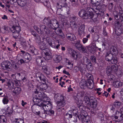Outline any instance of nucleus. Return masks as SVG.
<instances>
[{"label":"nucleus","mask_w":123,"mask_h":123,"mask_svg":"<svg viewBox=\"0 0 123 123\" xmlns=\"http://www.w3.org/2000/svg\"><path fill=\"white\" fill-rule=\"evenodd\" d=\"M47 42L46 41H43L41 44L40 49L42 50V55L45 59L47 61L51 59L52 57V54L49 49L45 48L46 47Z\"/></svg>","instance_id":"nucleus-1"},{"label":"nucleus","mask_w":123,"mask_h":123,"mask_svg":"<svg viewBox=\"0 0 123 123\" xmlns=\"http://www.w3.org/2000/svg\"><path fill=\"white\" fill-rule=\"evenodd\" d=\"M83 101L86 104L90 105V106L94 109L96 108L97 106V101L93 97H91L89 98L87 96H85Z\"/></svg>","instance_id":"nucleus-2"},{"label":"nucleus","mask_w":123,"mask_h":123,"mask_svg":"<svg viewBox=\"0 0 123 123\" xmlns=\"http://www.w3.org/2000/svg\"><path fill=\"white\" fill-rule=\"evenodd\" d=\"M87 12L88 13L86 12L84 9H81L79 12L78 15L80 17L85 19H92L94 15L93 12L90 11L89 12L87 11Z\"/></svg>","instance_id":"nucleus-3"},{"label":"nucleus","mask_w":123,"mask_h":123,"mask_svg":"<svg viewBox=\"0 0 123 123\" xmlns=\"http://www.w3.org/2000/svg\"><path fill=\"white\" fill-rule=\"evenodd\" d=\"M18 4L21 7L23 11L26 12H29L30 10L29 6L26 0H18Z\"/></svg>","instance_id":"nucleus-4"},{"label":"nucleus","mask_w":123,"mask_h":123,"mask_svg":"<svg viewBox=\"0 0 123 123\" xmlns=\"http://www.w3.org/2000/svg\"><path fill=\"white\" fill-rule=\"evenodd\" d=\"M11 30L12 33L13 37L14 39H17L20 38V32L21 31V29L19 26H13Z\"/></svg>","instance_id":"nucleus-5"},{"label":"nucleus","mask_w":123,"mask_h":123,"mask_svg":"<svg viewBox=\"0 0 123 123\" xmlns=\"http://www.w3.org/2000/svg\"><path fill=\"white\" fill-rule=\"evenodd\" d=\"M1 67L2 69L11 71L12 69V64L8 61H5L2 62L1 64Z\"/></svg>","instance_id":"nucleus-6"},{"label":"nucleus","mask_w":123,"mask_h":123,"mask_svg":"<svg viewBox=\"0 0 123 123\" xmlns=\"http://www.w3.org/2000/svg\"><path fill=\"white\" fill-rule=\"evenodd\" d=\"M75 47L78 50L82 52H86V47L83 46V45L80 43V41H77L75 43L74 45Z\"/></svg>","instance_id":"nucleus-7"},{"label":"nucleus","mask_w":123,"mask_h":123,"mask_svg":"<svg viewBox=\"0 0 123 123\" xmlns=\"http://www.w3.org/2000/svg\"><path fill=\"white\" fill-rule=\"evenodd\" d=\"M87 48L90 52L92 53V52H93L96 50L98 47L96 46V44L95 42L93 41L88 46Z\"/></svg>","instance_id":"nucleus-8"},{"label":"nucleus","mask_w":123,"mask_h":123,"mask_svg":"<svg viewBox=\"0 0 123 123\" xmlns=\"http://www.w3.org/2000/svg\"><path fill=\"white\" fill-rule=\"evenodd\" d=\"M80 86L82 89H84L86 87L90 89H92L93 88H90V84H89L87 81L82 80L80 83Z\"/></svg>","instance_id":"nucleus-9"},{"label":"nucleus","mask_w":123,"mask_h":123,"mask_svg":"<svg viewBox=\"0 0 123 123\" xmlns=\"http://www.w3.org/2000/svg\"><path fill=\"white\" fill-rule=\"evenodd\" d=\"M85 27L84 25H82L79 28L78 34L81 37H83L85 35V32L84 31Z\"/></svg>","instance_id":"nucleus-10"},{"label":"nucleus","mask_w":123,"mask_h":123,"mask_svg":"<svg viewBox=\"0 0 123 123\" xmlns=\"http://www.w3.org/2000/svg\"><path fill=\"white\" fill-rule=\"evenodd\" d=\"M87 115L86 112L84 110H83L81 111L80 115L76 113L75 114V116L76 117H77L79 119H82V118H83V117L88 116Z\"/></svg>","instance_id":"nucleus-11"},{"label":"nucleus","mask_w":123,"mask_h":123,"mask_svg":"<svg viewBox=\"0 0 123 123\" xmlns=\"http://www.w3.org/2000/svg\"><path fill=\"white\" fill-rule=\"evenodd\" d=\"M108 52H110L112 55H117L118 53V51L117 47L114 46H112L110 47L109 51Z\"/></svg>","instance_id":"nucleus-12"},{"label":"nucleus","mask_w":123,"mask_h":123,"mask_svg":"<svg viewBox=\"0 0 123 123\" xmlns=\"http://www.w3.org/2000/svg\"><path fill=\"white\" fill-rule=\"evenodd\" d=\"M88 79L86 81L90 84V88H93L94 85V83L93 80V77L92 75L88 73Z\"/></svg>","instance_id":"nucleus-13"},{"label":"nucleus","mask_w":123,"mask_h":123,"mask_svg":"<svg viewBox=\"0 0 123 123\" xmlns=\"http://www.w3.org/2000/svg\"><path fill=\"white\" fill-rule=\"evenodd\" d=\"M66 37L68 40L72 41H74L76 40V37L73 34L71 33H68L66 34Z\"/></svg>","instance_id":"nucleus-14"},{"label":"nucleus","mask_w":123,"mask_h":123,"mask_svg":"<svg viewBox=\"0 0 123 123\" xmlns=\"http://www.w3.org/2000/svg\"><path fill=\"white\" fill-rule=\"evenodd\" d=\"M51 20L49 18H45L43 21V23L46 25H47L50 28H53L52 23H51Z\"/></svg>","instance_id":"nucleus-15"},{"label":"nucleus","mask_w":123,"mask_h":123,"mask_svg":"<svg viewBox=\"0 0 123 123\" xmlns=\"http://www.w3.org/2000/svg\"><path fill=\"white\" fill-rule=\"evenodd\" d=\"M64 97L61 94L58 93L55 94L54 97L55 102H56L59 101L64 99Z\"/></svg>","instance_id":"nucleus-16"},{"label":"nucleus","mask_w":123,"mask_h":123,"mask_svg":"<svg viewBox=\"0 0 123 123\" xmlns=\"http://www.w3.org/2000/svg\"><path fill=\"white\" fill-rule=\"evenodd\" d=\"M51 23H52V25L51 26L53 27V28H50L51 29H55L58 27L59 25L56 20L53 19L51 20Z\"/></svg>","instance_id":"nucleus-17"},{"label":"nucleus","mask_w":123,"mask_h":123,"mask_svg":"<svg viewBox=\"0 0 123 123\" xmlns=\"http://www.w3.org/2000/svg\"><path fill=\"white\" fill-rule=\"evenodd\" d=\"M113 56V55L111 53L107 52L105 55V59L107 62H110Z\"/></svg>","instance_id":"nucleus-18"},{"label":"nucleus","mask_w":123,"mask_h":123,"mask_svg":"<svg viewBox=\"0 0 123 123\" xmlns=\"http://www.w3.org/2000/svg\"><path fill=\"white\" fill-rule=\"evenodd\" d=\"M43 102H41L40 104H39L38 105V106L41 107V108H42L43 109H44V106H46V105H47L49 104L51 102L49 101H47L46 100H44L43 101Z\"/></svg>","instance_id":"nucleus-19"},{"label":"nucleus","mask_w":123,"mask_h":123,"mask_svg":"<svg viewBox=\"0 0 123 123\" xmlns=\"http://www.w3.org/2000/svg\"><path fill=\"white\" fill-rule=\"evenodd\" d=\"M86 11H88L89 12L90 11L92 12V11L96 12H97V11L99 9L98 6H93L92 8L86 7Z\"/></svg>","instance_id":"nucleus-20"},{"label":"nucleus","mask_w":123,"mask_h":123,"mask_svg":"<svg viewBox=\"0 0 123 123\" xmlns=\"http://www.w3.org/2000/svg\"><path fill=\"white\" fill-rule=\"evenodd\" d=\"M39 80L41 82H43V84L45 85L46 86H47L48 84L49 83L48 80L46 78L45 76L43 74L41 78L39 79Z\"/></svg>","instance_id":"nucleus-21"},{"label":"nucleus","mask_w":123,"mask_h":123,"mask_svg":"<svg viewBox=\"0 0 123 123\" xmlns=\"http://www.w3.org/2000/svg\"><path fill=\"white\" fill-rule=\"evenodd\" d=\"M54 58L53 60L54 62L56 63L60 62L62 60V57L60 55H54Z\"/></svg>","instance_id":"nucleus-22"},{"label":"nucleus","mask_w":123,"mask_h":123,"mask_svg":"<svg viewBox=\"0 0 123 123\" xmlns=\"http://www.w3.org/2000/svg\"><path fill=\"white\" fill-rule=\"evenodd\" d=\"M96 115L97 116L98 118L101 121H104L105 114L104 113L98 111Z\"/></svg>","instance_id":"nucleus-23"},{"label":"nucleus","mask_w":123,"mask_h":123,"mask_svg":"<svg viewBox=\"0 0 123 123\" xmlns=\"http://www.w3.org/2000/svg\"><path fill=\"white\" fill-rule=\"evenodd\" d=\"M40 29H39V31H38V33L42 34L43 32H44V31H45L46 33H47V30L45 25H41L40 26Z\"/></svg>","instance_id":"nucleus-24"},{"label":"nucleus","mask_w":123,"mask_h":123,"mask_svg":"<svg viewBox=\"0 0 123 123\" xmlns=\"http://www.w3.org/2000/svg\"><path fill=\"white\" fill-rule=\"evenodd\" d=\"M29 49L33 55H37L38 54V51L37 49H35L34 47L32 45L30 46Z\"/></svg>","instance_id":"nucleus-25"},{"label":"nucleus","mask_w":123,"mask_h":123,"mask_svg":"<svg viewBox=\"0 0 123 123\" xmlns=\"http://www.w3.org/2000/svg\"><path fill=\"white\" fill-rule=\"evenodd\" d=\"M56 103L57 105L58 106H61V107H63L64 106L66 103V101L65 100L64 98Z\"/></svg>","instance_id":"nucleus-26"},{"label":"nucleus","mask_w":123,"mask_h":123,"mask_svg":"<svg viewBox=\"0 0 123 123\" xmlns=\"http://www.w3.org/2000/svg\"><path fill=\"white\" fill-rule=\"evenodd\" d=\"M79 53L77 51L73 50L71 53V55L74 59H76L78 56Z\"/></svg>","instance_id":"nucleus-27"},{"label":"nucleus","mask_w":123,"mask_h":123,"mask_svg":"<svg viewBox=\"0 0 123 123\" xmlns=\"http://www.w3.org/2000/svg\"><path fill=\"white\" fill-rule=\"evenodd\" d=\"M115 34L117 36L120 35L123 32V31L122 28H117V27L115 28Z\"/></svg>","instance_id":"nucleus-28"},{"label":"nucleus","mask_w":123,"mask_h":123,"mask_svg":"<svg viewBox=\"0 0 123 123\" xmlns=\"http://www.w3.org/2000/svg\"><path fill=\"white\" fill-rule=\"evenodd\" d=\"M8 86V88L10 90H12L14 86V83L11 80H9L7 85Z\"/></svg>","instance_id":"nucleus-29"},{"label":"nucleus","mask_w":123,"mask_h":123,"mask_svg":"<svg viewBox=\"0 0 123 123\" xmlns=\"http://www.w3.org/2000/svg\"><path fill=\"white\" fill-rule=\"evenodd\" d=\"M116 115H118V120L116 121V122H119L123 120V117L121 113L120 112L117 111L116 112Z\"/></svg>","instance_id":"nucleus-30"},{"label":"nucleus","mask_w":123,"mask_h":123,"mask_svg":"<svg viewBox=\"0 0 123 123\" xmlns=\"http://www.w3.org/2000/svg\"><path fill=\"white\" fill-rule=\"evenodd\" d=\"M44 106L45 109H43L44 111L45 110V111H49L50 110L52 109V104L51 102L47 105Z\"/></svg>","instance_id":"nucleus-31"},{"label":"nucleus","mask_w":123,"mask_h":123,"mask_svg":"<svg viewBox=\"0 0 123 123\" xmlns=\"http://www.w3.org/2000/svg\"><path fill=\"white\" fill-rule=\"evenodd\" d=\"M21 91V88L19 87H16L14 89L13 92L16 94H18L20 93Z\"/></svg>","instance_id":"nucleus-32"},{"label":"nucleus","mask_w":123,"mask_h":123,"mask_svg":"<svg viewBox=\"0 0 123 123\" xmlns=\"http://www.w3.org/2000/svg\"><path fill=\"white\" fill-rule=\"evenodd\" d=\"M70 26L73 29H76L77 27V25L75 22L72 20L70 22Z\"/></svg>","instance_id":"nucleus-33"},{"label":"nucleus","mask_w":123,"mask_h":123,"mask_svg":"<svg viewBox=\"0 0 123 123\" xmlns=\"http://www.w3.org/2000/svg\"><path fill=\"white\" fill-rule=\"evenodd\" d=\"M54 111L52 109L50 110L49 111H44V114H46L47 115H49L50 116L54 115Z\"/></svg>","instance_id":"nucleus-34"},{"label":"nucleus","mask_w":123,"mask_h":123,"mask_svg":"<svg viewBox=\"0 0 123 123\" xmlns=\"http://www.w3.org/2000/svg\"><path fill=\"white\" fill-rule=\"evenodd\" d=\"M32 100L33 102L35 104H37V105L38 106V104H40L41 102L40 101L41 100L37 98V97L36 96L33 97Z\"/></svg>","instance_id":"nucleus-35"},{"label":"nucleus","mask_w":123,"mask_h":123,"mask_svg":"<svg viewBox=\"0 0 123 123\" xmlns=\"http://www.w3.org/2000/svg\"><path fill=\"white\" fill-rule=\"evenodd\" d=\"M20 65L18 62L16 63L14 62H13L12 63V66L15 69H17L18 68Z\"/></svg>","instance_id":"nucleus-36"},{"label":"nucleus","mask_w":123,"mask_h":123,"mask_svg":"<svg viewBox=\"0 0 123 123\" xmlns=\"http://www.w3.org/2000/svg\"><path fill=\"white\" fill-rule=\"evenodd\" d=\"M6 119L3 115L0 116V123H6Z\"/></svg>","instance_id":"nucleus-37"},{"label":"nucleus","mask_w":123,"mask_h":123,"mask_svg":"<svg viewBox=\"0 0 123 123\" xmlns=\"http://www.w3.org/2000/svg\"><path fill=\"white\" fill-rule=\"evenodd\" d=\"M48 34L49 36H51L54 38H55L56 37V34L54 31L51 30H49Z\"/></svg>","instance_id":"nucleus-38"},{"label":"nucleus","mask_w":123,"mask_h":123,"mask_svg":"<svg viewBox=\"0 0 123 123\" xmlns=\"http://www.w3.org/2000/svg\"><path fill=\"white\" fill-rule=\"evenodd\" d=\"M118 69L117 65L115 64L112 66L111 70L112 72L116 73Z\"/></svg>","instance_id":"nucleus-39"},{"label":"nucleus","mask_w":123,"mask_h":123,"mask_svg":"<svg viewBox=\"0 0 123 123\" xmlns=\"http://www.w3.org/2000/svg\"><path fill=\"white\" fill-rule=\"evenodd\" d=\"M114 86L116 87H120L122 85L121 82L119 81H115L114 82Z\"/></svg>","instance_id":"nucleus-40"},{"label":"nucleus","mask_w":123,"mask_h":123,"mask_svg":"<svg viewBox=\"0 0 123 123\" xmlns=\"http://www.w3.org/2000/svg\"><path fill=\"white\" fill-rule=\"evenodd\" d=\"M14 122L15 123H24V121L23 118H15Z\"/></svg>","instance_id":"nucleus-41"},{"label":"nucleus","mask_w":123,"mask_h":123,"mask_svg":"<svg viewBox=\"0 0 123 123\" xmlns=\"http://www.w3.org/2000/svg\"><path fill=\"white\" fill-rule=\"evenodd\" d=\"M83 60L84 63L86 64V65H89L91 63L90 60L88 59L86 57H83Z\"/></svg>","instance_id":"nucleus-42"},{"label":"nucleus","mask_w":123,"mask_h":123,"mask_svg":"<svg viewBox=\"0 0 123 123\" xmlns=\"http://www.w3.org/2000/svg\"><path fill=\"white\" fill-rule=\"evenodd\" d=\"M70 112L69 111L68 113H66L64 116V117L66 119H68L71 118L72 117V115L70 113Z\"/></svg>","instance_id":"nucleus-43"},{"label":"nucleus","mask_w":123,"mask_h":123,"mask_svg":"<svg viewBox=\"0 0 123 123\" xmlns=\"http://www.w3.org/2000/svg\"><path fill=\"white\" fill-rule=\"evenodd\" d=\"M110 62L112 64H115L117 63V57L116 56L114 57L113 56V57L111 60Z\"/></svg>","instance_id":"nucleus-44"},{"label":"nucleus","mask_w":123,"mask_h":123,"mask_svg":"<svg viewBox=\"0 0 123 123\" xmlns=\"http://www.w3.org/2000/svg\"><path fill=\"white\" fill-rule=\"evenodd\" d=\"M69 18L70 20H74L75 22L78 19L77 17L73 14L70 15Z\"/></svg>","instance_id":"nucleus-45"},{"label":"nucleus","mask_w":123,"mask_h":123,"mask_svg":"<svg viewBox=\"0 0 123 123\" xmlns=\"http://www.w3.org/2000/svg\"><path fill=\"white\" fill-rule=\"evenodd\" d=\"M38 106L37 105H34L32 106L31 109L33 112H35V111L38 110Z\"/></svg>","instance_id":"nucleus-46"},{"label":"nucleus","mask_w":123,"mask_h":123,"mask_svg":"<svg viewBox=\"0 0 123 123\" xmlns=\"http://www.w3.org/2000/svg\"><path fill=\"white\" fill-rule=\"evenodd\" d=\"M121 104V103L117 101H116L113 105V106H114L117 107H118Z\"/></svg>","instance_id":"nucleus-47"},{"label":"nucleus","mask_w":123,"mask_h":123,"mask_svg":"<svg viewBox=\"0 0 123 123\" xmlns=\"http://www.w3.org/2000/svg\"><path fill=\"white\" fill-rule=\"evenodd\" d=\"M43 74L40 73H38L36 74V79L37 80L39 81V79L42 76V75Z\"/></svg>","instance_id":"nucleus-48"},{"label":"nucleus","mask_w":123,"mask_h":123,"mask_svg":"<svg viewBox=\"0 0 123 123\" xmlns=\"http://www.w3.org/2000/svg\"><path fill=\"white\" fill-rule=\"evenodd\" d=\"M44 5L47 6L48 8H51V5L49 2L47 1H46L43 2Z\"/></svg>","instance_id":"nucleus-49"},{"label":"nucleus","mask_w":123,"mask_h":123,"mask_svg":"<svg viewBox=\"0 0 123 123\" xmlns=\"http://www.w3.org/2000/svg\"><path fill=\"white\" fill-rule=\"evenodd\" d=\"M95 13L96 14L99 16H103L104 14V12L100 10L99 9L98 10L97 12H96Z\"/></svg>","instance_id":"nucleus-50"},{"label":"nucleus","mask_w":123,"mask_h":123,"mask_svg":"<svg viewBox=\"0 0 123 123\" xmlns=\"http://www.w3.org/2000/svg\"><path fill=\"white\" fill-rule=\"evenodd\" d=\"M9 102L8 98L6 97H4L2 99V102L4 104H8Z\"/></svg>","instance_id":"nucleus-51"},{"label":"nucleus","mask_w":123,"mask_h":123,"mask_svg":"<svg viewBox=\"0 0 123 123\" xmlns=\"http://www.w3.org/2000/svg\"><path fill=\"white\" fill-rule=\"evenodd\" d=\"M91 60L93 63H96L97 60L96 57L94 55L92 56L90 58Z\"/></svg>","instance_id":"nucleus-52"},{"label":"nucleus","mask_w":123,"mask_h":123,"mask_svg":"<svg viewBox=\"0 0 123 123\" xmlns=\"http://www.w3.org/2000/svg\"><path fill=\"white\" fill-rule=\"evenodd\" d=\"M49 98L47 97V95L44 93H42V99H41V100L43 101L44 100H47Z\"/></svg>","instance_id":"nucleus-53"},{"label":"nucleus","mask_w":123,"mask_h":123,"mask_svg":"<svg viewBox=\"0 0 123 123\" xmlns=\"http://www.w3.org/2000/svg\"><path fill=\"white\" fill-rule=\"evenodd\" d=\"M58 28L57 27L55 29H53L55 30V32L57 35L58 34V33L59 34L62 32V30Z\"/></svg>","instance_id":"nucleus-54"},{"label":"nucleus","mask_w":123,"mask_h":123,"mask_svg":"<svg viewBox=\"0 0 123 123\" xmlns=\"http://www.w3.org/2000/svg\"><path fill=\"white\" fill-rule=\"evenodd\" d=\"M36 96L37 97V98L39 99L40 100H41L42 97V93L41 92H39L36 95Z\"/></svg>","instance_id":"nucleus-55"},{"label":"nucleus","mask_w":123,"mask_h":123,"mask_svg":"<svg viewBox=\"0 0 123 123\" xmlns=\"http://www.w3.org/2000/svg\"><path fill=\"white\" fill-rule=\"evenodd\" d=\"M115 28L117 27V28H121V25L119 23V22L118 21H117L115 23Z\"/></svg>","instance_id":"nucleus-56"},{"label":"nucleus","mask_w":123,"mask_h":123,"mask_svg":"<svg viewBox=\"0 0 123 123\" xmlns=\"http://www.w3.org/2000/svg\"><path fill=\"white\" fill-rule=\"evenodd\" d=\"M63 107H61V106H58L57 105L56 107V110L58 112H61L62 110H64V108H63Z\"/></svg>","instance_id":"nucleus-57"},{"label":"nucleus","mask_w":123,"mask_h":123,"mask_svg":"<svg viewBox=\"0 0 123 123\" xmlns=\"http://www.w3.org/2000/svg\"><path fill=\"white\" fill-rule=\"evenodd\" d=\"M83 103L82 101L81 100H79L77 103L78 105V107L79 108H80L82 106V105Z\"/></svg>","instance_id":"nucleus-58"},{"label":"nucleus","mask_w":123,"mask_h":123,"mask_svg":"<svg viewBox=\"0 0 123 123\" xmlns=\"http://www.w3.org/2000/svg\"><path fill=\"white\" fill-rule=\"evenodd\" d=\"M113 14L115 19L116 20H118L119 18H118V13H117V12L116 11L114 12Z\"/></svg>","instance_id":"nucleus-59"},{"label":"nucleus","mask_w":123,"mask_h":123,"mask_svg":"<svg viewBox=\"0 0 123 123\" xmlns=\"http://www.w3.org/2000/svg\"><path fill=\"white\" fill-rule=\"evenodd\" d=\"M12 109L10 108L9 107L7 108L6 112L8 114H12Z\"/></svg>","instance_id":"nucleus-60"},{"label":"nucleus","mask_w":123,"mask_h":123,"mask_svg":"<svg viewBox=\"0 0 123 123\" xmlns=\"http://www.w3.org/2000/svg\"><path fill=\"white\" fill-rule=\"evenodd\" d=\"M36 61L37 64L39 65H40L43 62V61L41 58L37 59Z\"/></svg>","instance_id":"nucleus-61"},{"label":"nucleus","mask_w":123,"mask_h":123,"mask_svg":"<svg viewBox=\"0 0 123 123\" xmlns=\"http://www.w3.org/2000/svg\"><path fill=\"white\" fill-rule=\"evenodd\" d=\"M100 0H94L92 2V3L93 4H97L98 3V5H99V4L100 3Z\"/></svg>","instance_id":"nucleus-62"},{"label":"nucleus","mask_w":123,"mask_h":123,"mask_svg":"<svg viewBox=\"0 0 123 123\" xmlns=\"http://www.w3.org/2000/svg\"><path fill=\"white\" fill-rule=\"evenodd\" d=\"M79 120L81 121L90 120V118H89L88 116L83 117V118H82V119H81Z\"/></svg>","instance_id":"nucleus-63"},{"label":"nucleus","mask_w":123,"mask_h":123,"mask_svg":"<svg viewBox=\"0 0 123 123\" xmlns=\"http://www.w3.org/2000/svg\"><path fill=\"white\" fill-rule=\"evenodd\" d=\"M12 108L13 110H15L18 109L19 108V107L18 105L15 104L13 105Z\"/></svg>","instance_id":"nucleus-64"}]
</instances>
